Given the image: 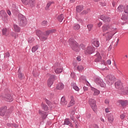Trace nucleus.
Returning <instances> with one entry per match:
<instances>
[{"mask_svg":"<svg viewBox=\"0 0 128 128\" xmlns=\"http://www.w3.org/2000/svg\"><path fill=\"white\" fill-rule=\"evenodd\" d=\"M32 74H33V76H38V72H36V70H34L32 72Z\"/></svg>","mask_w":128,"mask_h":128,"instance_id":"46","label":"nucleus"},{"mask_svg":"<svg viewBox=\"0 0 128 128\" xmlns=\"http://www.w3.org/2000/svg\"><path fill=\"white\" fill-rule=\"evenodd\" d=\"M7 14H8V16H12V12H10V10H7Z\"/></svg>","mask_w":128,"mask_h":128,"instance_id":"61","label":"nucleus"},{"mask_svg":"<svg viewBox=\"0 0 128 128\" xmlns=\"http://www.w3.org/2000/svg\"><path fill=\"white\" fill-rule=\"evenodd\" d=\"M73 88H74V90H76V92H78V90H80V88H78V86H76V85H74L73 86Z\"/></svg>","mask_w":128,"mask_h":128,"instance_id":"43","label":"nucleus"},{"mask_svg":"<svg viewBox=\"0 0 128 128\" xmlns=\"http://www.w3.org/2000/svg\"><path fill=\"white\" fill-rule=\"evenodd\" d=\"M61 106H66L68 104V102L66 100V98L63 96L61 98V101L60 102Z\"/></svg>","mask_w":128,"mask_h":128,"instance_id":"18","label":"nucleus"},{"mask_svg":"<svg viewBox=\"0 0 128 128\" xmlns=\"http://www.w3.org/2000/svg\"><path fill=\"white\" fill-rule=\"evenodd\" d=\"M14 28L16 32H20V28L16 24L14 25Z\"/></svg>","mask_w":128,"mask_h":128,"instance_id":"26","label":"nucleus"},{"mask_svg":"<svg viewBox=\"0 0 128 128\" xmlns=\"http://www.w3.org/2000/svg\"><path fill=\"white\" fill-rule=\"evenodd\" d=\"M92 46H96V48H98L100 46V42L98 40H94L92 42Z\"/></svg>","mask_w":128,"mask_h":128,"instance_id":"22","label":"nucleus"},{"mask_svg":"<svg viewBox=\"0 0 128 128\" xmlns=\"http://www.w3.org/2000/svg\"><path fill=\"white\" fill-rule=\"evenodd\" d=\"M73 28L75 30H78L80 28V26L78 24H74L73 26Z\"/></svg>","mask_w":128,"mask_h":128,"instance_id":"31","label":"nucleus"},{"mask_svg":"<svg viewBox=\"0 0 128 128\" xmlns=\"http://www.w3.org/2000/svg\"><path fill=\"white\" fill-rule=\"evenodd\" d=\"M0 16H2V20L6 21L8 20V14L4 10L0 12Z\"/></svg>","mask_w":128,"mask_h":128,"instance_id":"11","label":"nucleus"},{"mask_svg":"<svg viewBox=\"0 0 128 128\" xmlns=\"http://www.w3.org/2000/svg\"><path fill=\"white\" fill-rule=\"evenodd\" d=\"M115 88L120 90L122 92V90H124V87L122 86V83L120 81H117L115 83Z\"/></svg>","mask_w":128,"mask_h":128,"instance_id":"8","label":"nucleus"},{"mask_svg":"<svg viewBox=\"0 0 128 128\" xmlns=\"http://www.w3.org/2000/svg\"><path fill=\"white\" fill-rule=\"evenodd\" d=\"M122 92L124 94H128V88L125 87L122 90Z\"/></svg>","mask_w":128,"mask_h":128,"instance_id":"36","label":"nucleus"},{"mask_svg":"<svg viewBox=\"0 0 128 128\" xmlns=\"http://www.w3.org/2000/svg\"><path fill=\"white\" fill-rule=\"evenodd\" d=\"M124 118H126V114H124L120 115V118H121V120H124Z\"/></svg>","mask_w":128,"mask_h":128,"instance_id":"48","label":"nucleus"},{"mask_svg":"<svg viewBox=\"0 0 128 128\" xmlns=\"http://www.w3.org/2000/svg\"><path fill=\"white\" fill-rule=\"evenodd\" d=\"M84 10V6H77L76 8V10L77 12H82V10Z\"/></svg>","mask_w":128,"mask_h":128,"instance_id":"28","label":"nucleus"},{"mask_svg":"<svg viewBox=\"0 0 128 128\" xmlns=\"http://www.w3.org/2000/svg\"><path fill=\"white\" fill-rule=\"evenodd\" d=\"M18 20L20 26H26L28 20H26V18L24 15H20Z\"/></svg>","mask_w":128,"mask_h":128,"instance_id":"4","label":"nucleus"},{"mask_svg":"<svg viewBox=\"0 0 128 128\" xmlns=\"http://www.w3.org/2000/svg\"><path fill=\"white\" fill-rule=\"evenodd\" d=\"M120 104H121V105L122 106H126V104H128V102L121 101Z\"/></svg>","mask_w":128,"mask_h":128,"instance_id":"40","label":"nucleus"},{"mask_svg":"<svg viewBox=\"0 0 128 128\" xmlns=\"http://www.w3.org/2000/svg\"><path fill=\"white\" fill-rule=\"evenodd\" d=\"M76 60H78V62H80V60H82V59L80 58V56H78L76 58Z\"/></svg>","mask_w":128,"mask_h":128,"instance_id":"60","label":"nucleus"},{"mask_svg":"<svg viewBox=\"0 0 128 128\" xmlns=\"http://www.w3.org/2000/svg\"><path fill=\"white\" fill-rule=\"evenodd\" d=\"M46 102L47 104H48V106H52V102H50L48 100H46Z\"/></svg>","mask_w":128,"mask_h":128,"instance_id":"51","label":"nucleus"},{"mask_svg":"<svg viewBox=\"0 0 128 128\" xmlns=\"http://www.w3.org/2000/svg\"><path fill=\"white\" fill-rule=\"evenodd\" d=\"M108 122H110V124L114 122V116H112V114H108Z\"/></svg>","mask_w":128,"mask_h":128,"instance_id":"21","label":"nucleus"},{"mask_svg":"<svg viewBox=\"0 0 128 128\" xmlns=\"http://www.w3.org/2000/svg\"><path fill=\"white\" fill-rule=\"evenodd\" d=\"M83 90L84 92H86L87 90H88V88L87 87L84 86L83 88Z\"/></svg>","mask_w":128,"mask_h":128,"instance_id":"58","label":"nucleus"},{"mask_svg":"<svg viewBox=\"0 0 128 128\" xmlns=\"http://www.w3.org/2000/svg\"><path fill=\"white\" fill-rule=\"evenodd\" d=\"M38 114H39L41 115L42 118H43L44 120V118H46V116H48V114H46V112L42 110H38Z\"/></svg>","mask_w":128,"mask_h":128,"instance_id":"15","label":"nucleus"},{"mask_svg":"<svg viewBox=\"0 0 128 128\" xmlns=\"http://www.w3.org/2000/svg\"><path fill=\"white\" fill-rule=\"evenodd\" d=\"M52 4H54V1L48 2L46 5L45 10H48L50 8V6H52Z\"/></svg>","mask_w":128,"mask_h":128,"instance_id":"24","label":"nucleus"},{"mask_svg":"<svg viewBox=\"0 0 128 128\" xmlns=\"http://www.w3.org/2000/svg\"><path fill=\"white\" fill-rule=\"evenodd\" d=\"M94 82L98 86H100L101 88H106V86L104 80L100 77H96L94 80Z\"/></svg>","mask_w":128,"mask_h":128,"instance_id":"3","label":"nucleus"},{"mask_svg":"<svg viewBox=\"0 0 128 128\" xmlns=\"http://www.w3.org/2000/svg\"><path fill=\"white\" fill-rule=\"evenodd\" d=\"M112 64V61L110 60H108L106 61V64Z\"/></svg>","mask_w":128,"mask_h":128,"instance_id":"55","label":"nucleus"},{"mask_svg":"<svg viewBox=\"0 0 128 128\" xmlns=\"http://www.w3.org/2000/svg\"><path fill=\"white\" fill-rule=\"evenodd\" d=\"M124 14H122V20H124V18H126V16H128V6L124 7Z\"/></svg>","mask_w":128,"mask_h":128,"instance_id":"14","label":"nucleus"},{"mask_svg":"<svg viewBox=\"0 0 128 128\" xmlns=\"http://www.w3.org/2000/svg\"><path fill=\"white\" fill-rule=\"evenodd\" d=\"M105 112H110V109H108V108H106L105 110Z\"/></svg>","mask_w":128,"mask_h":128,"instance_id":"62","label":"nucleus"},{"mask_svg":"<svg viewBox=\"0 0 128 128\" xmlns=\"http://www.w3.org/2000/svg\"><path fill=\"white\" fill-rule=\"evenodd\" d=\"M74 124H75V128H78V126H80V124L78 121H74Z\"/></svg>","mask_w":128,"mask_h":128,"instance_id":"44","label":"nucleus"},{"mask_svg":"<svg viewBox=\"0 0 128 128\" xmlns=\"http://www.w3.org/2000/svg\"><path fill=\"white\" fill-rule=\"evenodd\" d=\"M34 39L33 38H28V42L29 44H32V42H34Z\"/></svg>","mask_w":128,"mask_h":128,"instance_id":"45","label":"nucleus"},{"mask_svg":"<svg viewBox=\"0 0 128 128\" xmlns=\"http://www.w3.org/2000/svg\"><path fill=\"white\" fill-rule=\"evenodd\" d=\"M22 2L24 4H28L32 8H34L36 6L35 0H22Z\"/></svg>","mask_w":128,"mask_h":128,"instance_id":"5","label":"nucleus"},{"mask_svg":"<svg viewBox=\"0 0 128 128\" xmlns=\"http://www.w3.org/2000/svg\"><path fill=\"white\" fill-rule=\"evenodd\" d=\"M90 9H88L87 10H84L81 14H88V12H90Z\"/></svg>","mask_w":128,"mask_h":128,"instance_id":"41","label":"nucleus"},{"mask_svg":"<svg viewBox=\"0 0 128 128\" xmlns=\"http://www.w3.org/2000/svg\"><path fill=\"white\" fill-rule=\"evenodd\" d=\"M118 42H120V39L118 38L117 41L116 42V44H114L115 46H116L118 44Z\"/></svg>","mask_w":128,"mask_h":128,"instance_id":"57","label":"nucleus"},{"mask_svg":"<svg viewBox=\"0 0 128 128\" xmlns=\"http://www.w3.org/2000/svg\"><path fill=\"white\" fill-rule=\"evenodd\" d=\"M42 32H41L40 30H37L36 32V34L38 36V38H40V36L42 34Z\"/></svg>","mask_w":128,"mask_h":128,"instance_id":"39","label":"nucleus"},{"mask_svg":"<svg viewBox=\"0 0 128 128\" xmlns=\"http://www.w3.org/2000/svg\"><path fill=\"white\" fill-rule=\"evenodd\" d=\"M104 102H105V104H110V100H108V99H106V100H105Z\"/></svg>","mask_w":128,"mask_h":128,"instance_id":"56","label":"nucleus"},{"mask_svg":"<svg viewBox=\"0 0 128 128\" xmlns=\"http://www.w3.org/2000/svg\"><path fill=\"white\" fill-rule=\"evenodd\" d=\"M42 26H46V21L44 20L43 21L42 23Z\"/></svg>","mask_w":128,"mask_h":128,"instance_id":"54","label":"nucleus"},{"mask_svg":"<svg viewBox=\"0 0 128 128\" xmlns=\"http://www.w3.org/2000/svg\"><path fill=\"white\" fill-rule=\"evenodd\" d=\"M92 126L94 128H98V124H93L92 125Z\"/></svg>","mask_w":128,"mask_h":128,"instance_id":"53","label":"nucleus"},{"mask_svg":"<svg viewBox=\"0 0 128 128\" xmlns=\"http://www.w3.org/2000/svg\"><path fill=\"white\" fill-rule=\"evenodd\" d=\"M10 57V53L7 52L6 54L5 58H8Z\"/></svg>","mask_w":128,"mask_h":128,"instance_id":"59","label":"nucleus"},{"mask_svg":"<svg viewBox=\"0 0 128 128\" xmlns=\"http://www.w3.org/2000/svg\"><path fill=\"white\" fill-rule=\"evenodd\" d=\"M101 122H104V119L103 118H100Z\"/></svg>","mask_w":128,"mask_h":128,"instance_id":"63","label":"nucleus"},{"mask_svg":"<svg viewBox=\"0 0 128 128\" xmlns=\"http://www.w3.org/2000/svg\"><path fill=\"white\" fill-rule=\"evenodd\" d=\"M52 32H56V30H50L46 32V35L48 36L50 34H52Z\"/></svg>","mask_w":128,"mask_h":128,"instance_id":"34","label":"nucleus"},{"mask_svg":"<svg viewBox=\"0 0 128 128\" xmlns=\"http://www.w3.org/2000/svg\"><path fill=\"white\" fill-rule=\"evenodd\" d=\"M64 124H66L67 126L70 125V128L74 127V126L72 125V122L70 120V119H68V118L65 119L64 121Z\"/></svg>","mask_w":128,"mask_h":128,"instance_id":"17","label":"nucleus"},{"mask_svg":"<svg viewBox=\"0 0 128 128\" xmlns=\"http://www.w3.org/2000/svg\"><path fill=\"white\" fill-rule=\"evenodd\" d=\"M124 10V7L123 6H120L118 8V12H122Z\"/></svg>","mask_w":128,"mask_h":128,"instance_id":"37","label":"nucleus"},{"mask_svg":"<svg viewBox=\"0 0 128 128\" xmlns=\"http://www.w3.org/2000/svg\"><path fill=\"white\" fill-rule=\"evenodd\" d=\"M100 6H106V2H100Z\"/></svg>","mask_w":128,"mask_h":128,"instance_id":"49","label":"nucleus"},{"mask_svg":"<svg viewBox=\"0 0 128 128\" xmlns=\"http://www.w3.org/2000/svg\"><path fill=\"white\" fill-rule=\"evenodd\" d=\"M24 75H22V74L21 72H19L18 74V78H20V79L22 78V76Z\"/></svg>","mask_w":128,"mask_h":128,"instance_id":"52","label":"nucleus"},{"mask_svg":"<svg viewBox=\"0 0 128 128\" xmlns=\"http://www.w3.org/2000/svg\"><path fill=\"white\" fill-rule=\"evenodd\" d=\"M6 108L0 109V116H4V114H6Z\"/></svg>","mask_w":128,"mask_h":128,"instance_id":"29","label":"nucleus"},{"mask_svg":"<svg viewBox=\"0 0 128 128\" xmlns=\"http://www.w3.org/2000/svg\"><path fill=\"white\" fill-rule=\"evenodd\" d=\"M102 60V56L100 54V53H97L96 54L95 56V62H100Z\"/></svg>","mask_w":128,"mask_h":128,"instance_id":"20","label":"nucleus"},{"mask_svg":"<svg viewBox=\"0 0 128 128\" xmlns=\"http://www.w3.org/2000/svg\"><path fill=\"white\" fill-rule=\"evenodd\" d=\"M64 85L62 83H59L56 86L57 90H64Z\"/></svg>","mask_w":128,"mask_h":128,"instance_id":"19","label":"nucleus"},{"mask_svg":"<svg viewBox=\"0 0 128 128\" xmlns=\"http://www.w3.org/2000/svg\"><path fill=\"white\" fill-rule=\"evenodd\" d=\"M102 30L104 32H106V30H111L106 34H103L104 36H106V40H110L112 38V36L116 34V28L114 25L112 24H105L102 26Z\"/></svg>","mask_w":128,"mask_h":128,"instance_id":"1","label":"nucleus"},{"mask_svg":"<svg viewBox=\"0 0 128 128\" xmlns=\"http://www.w3.org/2000/svg\"><path fill=\"white\" fill-rule=\"evenodd\" d=\"M106 78L108 80V82H109L110 84H112L116 82V77L112 75H108L106 76Z\"/></svg>","mask_w":128,"mask_h":128,"instance_id":"10","label":"nucleus"},{"mask_svg":"<svg viewBox=\"0 0 128 128\" xmlns=\"http://www.w3.org/2000/svg\"><path fill=\"white\" fill-rule=\"evenodd\" d=\"M64 17L62 14L56 16V18L60 22H62V20H64Z\"/></svg>","mask_w":128,"mask_h":128,"instance_id":"25","label":"nucleus"},{"mask_svg":"<svg viewBox=\"0 0 128 128\" xmlns=\"http://www.w3.org/2000/svg\"><path fill=\"white\" fill-rule=\"evenodd\" d=\"M89 104L93 110L94 112H96V100L94 99H90L89 100Z\"/></svg>","mask_w":128,"mask_h":128,"instance_id":"6","label":"nucleus"},{"mask_svg":"<svg viewBox=\"0 0 128 128\" xmlns=\"http://www.w3.org/2000/svg\"><path fill=\"white\" fill-rule=\"evenodd\" d=\"M40 38L42 40V42H44V40H48V35H46V34H42L40 36Z\"/></svg>","mask_w":128,"mask_h":128,"instance_id":"23","label":"nucleus"},{"mask_svg":"<svg viewBox=\"0 0 128 128\" xmlns=\"http://www.w3.org/2000/svg\"><path fill=\"white\" fill-rule=\"evenodd\" d=\"M62 72V67H60V68H56L54 70V72L56 74H60Z\"/></svg>","mask_w":128,"mask_h":128,"instance_id":"30","label":"nucleus"},{"mask_svg":"<svg viewBox=\"0 0 128 128\" xmlns=\"http://www.w3.org/2000/svg\"><path fill=\"white\" fill-rule=\"evenodd\" d=\"M93 26H94L92 24H90L87 26V27L89 31L92 30V28Z\"/></svg>","mask_w":128,"mask_h":128,"instance_id":"42","label":"nucleus"},{"mask_svg":"<svg viewBox=\"0 0 128 128\" xmlns=\"http://www.w3.org/2000/svg\"><path fill=\"white\" fill-rule=\"evenodd\" d=\"M94 52V48L93 46H89L86 48L84 52L86 54H92Z\"/></svg>","mask_w":128,"mask_h":128,"instance_id":"9","label":"nucleus"},{"mask_svg":"<svg viewBox=\"0 0 128 128\" xmlns=\"http://www.w3.org/2000/svg\"><path fill=\"white\" fill-rule=\"evenodd\" d=\"M84 66L80 65L77 67V70H78V72H82V70H84Z\"/></svg>","mask_w":128,"mask_h":128,"instance_id":"38","label":"nucleus"},{"mask_svg":"<svg viewBox=\"0 0 128 128\" xmlns=\"http://www.w3.org/2000/svg\"><path fill=\"white\" fill-rule=\"evenodd\" d=\"M102 23L101 22H99L98 24V26L100 28V26H102Z\"/></svg>","mask_w":128,"mask_h":128,"instance_id":"64","label":"nucleus"},{"mask_svg":"<svg viewBox=\"0 0 128 128\" xmlns=\"http://www.w3.org/2000/svg\"><path fill=\"white\" fill-rule=\"evenodd\" d=\"M84 44H80V46H79V48L80 49V48H82V50H84Z\"/></svg>","mask_w":128,"mask_h":128,"instance_id":"50","label":"nucleus"},{"mask_svg":"<svg viewBox=\"0 0 128 128\" xmlns=\"http://www.w3.org/2000/svg\"><path fill=\"white\" fill-rule=\"evenodd\" d=\"M100 20L104 22H110V18L108 16H106L104 15L100 16Z\"/></svg>","mask_w":128,"mask_h":128,"instance_id":"12","label":"nucleus"},{"mask_svg":"<svg viewBox=\"0 0 128 128\" xmlns=\"http://www.w3.org/2000/svg\"><path fill=\"white\" fill-rule=\"evenodd\" d=\"M2 99L4 100H6V102H12V100H14L12 97L10 96V95L9 94H6L5 96H4L2 97Z\"/></svg>","mask_w":128,"mask_h":128,"instance_id":"13","label":"nucleus"},{"mask_svg":"<svg viewBox=\"0 0 128 128\" xmlns=\"http://www.w3.org/2000/svg\"><path fill=\"white\" fill-rule=\"evenodd\" d=\"M11 36H13V38H18V34H14V32L11 34Z\"/></svg>","mask_w":128,"mask_h":128,"instance_id":"47","label":"nucleus"},{"mask_svg":"<svg viewBox=\"0 0 128 128\" xmlns=\"http://www.w3.org/2000/svg\"><path fill=\"white\" fill-rule=\"evenodd\" d=\"M70 106H74V96H70Z\"/></svg>","mask_w":128,"mask_h":128,"instance_id":"32","label":"nucleus"},{"mask_svg":"<svg viewBox=\"0 0 128 128\" xmlns=\"http://www.w3.org/2000/svg\"><path fill=\"white\" fill-rule=\"evenodd\" d=\"M91 90L93 92L94 96H98V94H100V90H98V89L96 88H92Z\"/></svg>","mask_w":128,"mask_h":128,"instance_id":"16","label":"nucleus"},{"mask_svg":"<svg viewBox=\"0 0 128 128\" xmlns=\"http://www.w3.org/2000/svg\"><path fill=\"white\" fill-rule=\"evenodd\" d=\"M41 106H42V108L45 111L48 110V106H46V104H44L43 103H42Z\"/></svg>","mask_w":128,"mask_h":128,"instance_id":"33","label":"nucleus"},{"mask_svg":"<svg viewBox=\"0 0 128 128\" xmlns=\"http://www.w3.org/2000/svg\"><path fill=\"white\" fill-rule=\"evenodd\" d=\"M69 44L73 50H74V52H80V47H78V44L74 40L70 39Z\"/></svg>","mask_w":128,"mask_h":128,"instance_id":"2","label":"nucleus"},{"mask_svg":"<svg viewBox=\"0 0 128 128\" xmlns=\"http://www.w3.org/2000/svg\"><path fill=\"white\" fill-rule=\"evenodd\" d=\"M38 50V46L36 45V46H34V47H32V52H36Z\"/></svg>","mask_w":128,"mask_h":128,"instance_id":"35","label":"nucleus"},{"mask_svg":"<svg viewBox=\"0 0 128 128\" xmlns=\"http://www.w3.org/2000/svg\"><path fill=\"white\" fill-rule=\"evenodd\" d=\"M56 78V76L54 75H50V78L48 81V88H50L52 86V84H54V80Z\"/></svg>","mask_w":128,"mask_h":128,"instance_id":"7","label":"nucleus"},{"mask_svg":"<svg viewBox=\"0 0 128 128\" xmlns=\"http://www.w3.org/2000/svg\"><path fill=\"white\" fill-rule=\"evenodd\" d=\"M2 32L3 36H8V30L6 28H3Z\"/></svg>","mask_w":128,"mask_h":128,"instance_id":"27","label":"nucleus"}]
</instances>
